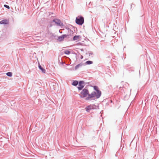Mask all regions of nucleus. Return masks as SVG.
<instances>
[{
  "instance_id": "nucleus-10",
  "label": "nucleus",
  "mask_w": 159,
  "mask_h": 159,
  "mask_svg": "<svg viewBox=\"0 0 159 159\" xmlns=\"http://www.w3.org/2000/svg\"><path fill=\"white\" fill-rule=\"evenodd\" d=\"M38 67L39 69L42 71V73H45L46 70L41 66L39 63H38Z\"/></svg>"
},
{
  "instance_id": "nucleus-19",
  "label": "nucleus",
  "mask_w": 159,
  "mask_h": 159,
  "mask_svg": "<svg viewBox=\"0 0 159 159\" xmlns=\"http://www.w3.org/2000/svg\"><path fill=\"white\" fill-rule=\"evenodd\" d=\"M4 7L8 9H10V7L8 5L5 4L4 5Z\"/></svg>"
},
{
  "instance_id": "nucleus-21",
  "label": "nucleus",
  "mask_w": 159,
  "mask_h": 159,
  "mask_svg": "<svg viewBox=\"0 0 159 159\" xmlns=\"http://www.w3.org/2000/svg\"><path fill=\"white\" fill-rule=\"evenodd\" d=\"M61 64L62 65H63L64 64H65V63L64 62H61Z\"/></svg>"
},
{
  "instance_id": "nucleus-4",
  "label": "nucleus",
  "mask_w": 159,
  "mask_h": 159,
  "mask_svg": "<svg viewBox=\"0 0 159 159\" xmlns=\"http://www.w3.org/2000/svg\"><path fill=\"white\" fill-rule=\"evenodd\" d=\"M86 84H89V83H85L83 80L79 81V83L78 84V86L77 87L78 90L80 91L83 89Z\"/></svg>"
},
{
  "instance_id": "nucleus-3",
  "label": "nucleus",
  "mask_w": 159,
  "mask_h": 159,
  "mask_svg": "<svg viewBox=\"0 0 159 159\" xmlns=\"http://www.w3.org/2000/svg\"><path fill=\"white\" fill-rule=\"evenodd\" d=\"M99 107L95 105H90L87 106L85 108V110L87 112H89L91 109H96L99 108Z\"/></svg>"
},
{
  "instance_id": "nucleus-18",
  "label": "nucleus",
  "mask_w": 159,
  "mask_h": 159,
  "mask_svg": "<svg viewBox=\"0 0 159 159\" xmlns=\"http://www.w3.org/2000/svg\"><path fill=\"white\" fill-rule=\"evenodd\" d=\"M53 25H54V24L52 22V20L51 22V24L48 26V27L49 28H50L52 27Z\"/></svg>"
},
{
  "instance_id": "nucleus-13",
  "label": "nucleus",
  "mask_w": 159,
  "mask_h": 159,
  "mask_svg": "<svg viewBox=\"0 0 159 159\" xmlns=\"http://www.w3.org/2000/svg\"><path fill=\"white\" fill-rule=\"evenodd\" d=\"M79 83V81L77 80H74L72 83V85L75 86H77Z\"/></svg>"
},
{
  "instance_id": "nucleus-25",
  "label": "nucleus",
  "mask_w": 159,
  "mask_h": 159,
  "mask_svg": "<svg viewBox=\"0 0 159 159\" xmlns=\"http://www.w3.org/2000/svg\"><path fill=\"white\" fill-rule=\"evenodd\" d=\"M59 32H60V33H62V32H60V30H59Z\"/></svg>"
},
{
  "instance_id": "nucleus-6",
  "label": "nucleus",
  "mask_w": 159,
  "mask_h": 159,
  "mask_svg": "<svg viewBox=\"0 0 159 159\" xmlns=\"http://www.w3.org/2000/svg\"><path fill=\"white\" fill-rule=\"evenodd\" d=\"M93 87L94 90L96 91L97 99L99 98L102 94L101 91L99 90V88L97 86H94Z\"/></svg>"
},
{
  "instance_id": "nucleus-17",
  "label": "nucleus",
  "mask_w": 159,
  "mask_h": 159,
  "mask_svg": "<svg viewBox=\"0 0 159 159\" xmlns=\"http://www.w3.org/2000/svg\"><path fill=\"white\" fill-rule=\"evenodd\" d=\"M64 53L66 55H69L70 53V51L66 50L64 51Z\"/></svg>"
},
{
  "instance_id": "nucleus-20",
  "label": "nucleus",
  "mask_w": 159,
  "mask_h": 159,
  "mask_svg": "<svg viewBox=\"0 0 159 159\" xmlns=\"http://www.w3.org/2000/svg\"><path fill=\"white\" fill-rule=\"evenodd\" d=\"M78 44L81 45H82L83 44V43H78Z\"/></svg>"
},
{
  "instance_id": "nucleus-24",
  "label": "nucleus",
  "mask_w": 159,
  "mask_h": 159,
  "mask_svg": "<svg viewBox=\"0 0 159 159\" xmlns=\"http://www.w3.org/2000/svg\"><path fill=\"white\" fill-rule=\"evenodd\" d=\"M80 50L81 51H84V50L83 49H81Z\"/></svg>"
},
{
  "instance_id": "nucleus-23",
  "label": "nucleus",
  "mask_w": 159,
  "mask_h": 159,
  "mask_svg": "<svg viewBox=\"0 0 159 159\" xmlns=\"http://www.w3.org/2000/svg\"><path fill=\"white\" fill-rule=\"evenodd\" d=\"M93 54V53L92 52H91L89 53V55L90 56L91 55H92Z\"/></svg>"
},
{
  "instance_id": "nucleus-5",
  "label": "nucleus",
  "mask_w": 159,
  "mask_h": 159,
  "mask_svg": "<svg viewBox=\"0 0 159 159\" xmlns=\"http://www.w3.org/2000/svg\"><path fill=\"white\" fill-rule=\"evenodd\" d=\"M87 96H88L85 98V100H92L91 98L94 97H96L97 98V94L95 91L92 92L91 94H89H89L87 95Z\"/></svg>"
},
{
  "instance_id": "nucleus-22",
  "label": "nucleus",
  "mask_w": 159,
  "mask_h": 159,
  "mask_svg": "<svg viewBox=\"0 0 159 159\" xmlns=\"http://www.w3.org/2000/svg\"><path fill=\"white\" fill-rule=\"evenodd\" d=\"M80 55V58L81 59H82L83 58V56L81 55Z\"/></svg>"
},
{
  "instance_id": "nucleus-9",
  "label": "nucleus",
  "mask_w": 159,
  "mask_h": 159,
  "mask_svg": "<svg viewBox=\"0 0 159 159\" xmlns=\"http://www.w3.org/2000/svg\"><path fill=\"white\" fill-rule=\"evenodd\" d=\"M9 24L8 20L4 19L0 21V24L1 25H8Z\"/></svg>"
},
{
  "instance_id": "nucleus-15",
  "label": "nucleus",
  "mask_w": 159,
  "mask_h": 159,
  "mask_svg": "<svg viewBox=\"0 0 159 159\" xmlns=\"http://www.w3.org/2000/svg\"><path fill=\"white\" fill-rule=\"evenodd\" d=\"M93 63V62L91 61H88L85 62V64L86 65H90Z\"/></svg>"
},
{
  "instance_id": "nucleus-2",
  "label": "nucleus",
  "mask_w": 159,
  "mask_h": 159,
  "mask_svg": "<svg viewBox=\"0 0 159 159\" xmlns=\"http://www.w3.org/2000/svg\"><path fill=\"white\" fill-rule=\"evenodd\" d=\"M82 91L79 94V96L80 98H83L86 97L87 95L89 94V90L85 88H84L82 90Z\"/></svg>"
},
{
  "instance_id": "nucleus-11",
  "label": "nucleus",
  "mask_w": 159,
  "mask_h": 159,
  "mask_svg": "<svg viewBox=\"0 0 159 159\" xmlns=\"http://www.w3.org/2000/svg\"><path fill=\"white\" fill-rule=\"evenodd\" d=\"M68 34H67V35H69V38L70 37V36H71L73 34L74 32L73 31L71 30H70L69 29V28H68Z\"/></svg>"
},
{
  "instance_id": "nucleus-16",
  "label": "nucleus",
  "mask_w": 159,
  "mask_h": 159,
  "mask_svg": "<svg viewBox=\"0 0 159 159\" xmlns=\"http://www.w3.org/2000/svg\"><path fill=\"white\" fill-rule=\"evenodd\" d=\"M6 75L9 77H11L12 75V73L11 72H8L6 73Z\"/></svg>"
},
{
  "instance_id": "nucleus-8",
  "label": "nucleus",
  "mask_w": 159,
  "mask_h": 159,
  "mask_svg": "<svg viewBox=\"0 0 159 159\" xmlns=\"http://www.w3.org/2000/svg\"><path fill=\"white\" fill-rule=\"evenodd\" d=\"M69 35H66V34H62L61 36H58L57 40L59 42L62 41L65 38H69Z\"/></svg>"
},
{
  "instance_id": "nucleus-14",
  "label": "nucleus",
  "mask_w": 159,
  "mask_h": 159,
  "mask_svg": "<svg viewBox=\"0 0 159 159\" xmlns=\"http://www.w3.org/2000/svg\"><path fill=\"white\" fill-rule=\"evenodd\" d=\"M83 64L81 63H80V64H79L77 65L75 67V70H77L79 67H81L82 66Z\"/></svg>"
},
{
  "instance_id": "nucleus-1",
  "label": "nucleus",
  "mask_w": 159,
  "mask_h": 159,
  "mask_svg": "<svg viewBox=\"0 0 159 159\" xmlns=\"http://www.w3.org/2000/svg\"><path fill=\"white\" fill-rule=\"evenodd\" d=\"M84 22V18L82 16H79L75 19V23L78 25H82Z\"/></svg>"
},
{
  "instance_id": "nucleus-7",
  "label": "nucleus",
  "mask_w": 159,
  "mask_h": 159,
  "mask_svg": "<svg viewBox=\"0 0 159 159\" xmlns=\"http://www.w3.org/2000/svg\"><path fill=\"white\" fill-rule=\"evenodd\" d=\"M52 22L54 24V25L57 26H63V23L61 20L58 19H54L53 20Z\"/></svg>"
},
{
  "instance_id": "nucleus-12",
  "label": "nucleus",
  "mask_w": 159,
  "mask_h": 159,
  "mask_svg": "<svg viewBox=\"0 0 159 159\" xmlns=\"http://www.w3.org/2000/svg\"><path fill=\"white\" fill-rule=\"evenodd\" d=\"M81 37V36L80 35H75L73 37V41H75Z\"/></svg>"
}]
</instances>
